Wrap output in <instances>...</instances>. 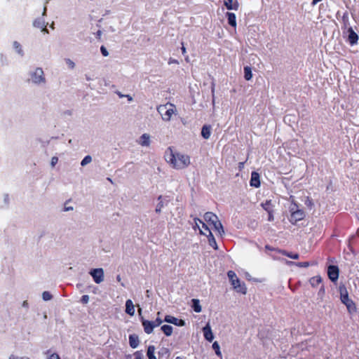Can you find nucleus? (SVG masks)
<instances>
[{"mask_svg":"<svg viewBox=\"0 0 359 359\" xmlns=\"http://www.w3.org/2000/svg\"><path fill=\"white\" fill-rule=\"evenodd\" d=\"M165 161L175 169H184L190 164V157L180 152H174L168 147L165 152Z\"/></svg>","mask_w":359,"mask_h":359,"instance_id":"obj_1","label":"nucleus"},{"mask_svg":"<svg viewBox=\"0 0 359 359\" xmlns=\"http://www.w3.org/2000/svg\"><path fill=\"white\" fill-rule=\"evenodd\" d=\"M205 221L211 226L215 231L220 235L224 233V229L222 223L218 219L217 216L211 212H207L204 215Z\"/></svg>","mask_w":359,"mask_h":359,"instance_id":"obj_2","label":"nucleus"},{"mask_svg":"<svg viewBox=\"0 0 359 359\" xmlns=\"http://www.w3.org/2000/svg\"><path fill=\"white\" fill-rule=\"evenodd\" d=\"M157 111L161 115L163 121H169L172 115L176 111L175 104L168 102L165 104H161L157 108Z\"/></svg>","mask_w":359,"mask_h":359,"instance_id":"obj_3","label":"nucleus"},{"mask_svg":"<svg viewBox=\"0 0 359 359\" xmlns=\"http://www.w3.org/2000/svg\"><path fill=\"white\" fill-rule=\"evenodd\" d=\"M228 278L233 285V288L238 292L245 294L247 293V287L244 283H241L236 273L233 271H229L227 273Z\"/></svg>","mask_w":359,"mask_h":359,"instance_id":"obj_4","label":"nucleus"},{"mask_svg":"<svg viewBox=\"0 0 359 359\" xmlns=\"http://www.w3.org/2000/svg\"><path fill=\"white\" fill-rule=\"evenodd\" d=\"M339 275V267L336 265H330L327 267V276L329 279L335 283L337 281Z\"/></svg>","mask_w":359,"mask_h":359,"instance_id":"obj_5","label":"nucleus"},{"mask_svg":"<svg viewBox=\"0 0 359 359\" xmlns=\"http://www.w3.org/2000/svg\"><path fill=\"white\" fill-rule=\"evenodd\" d=\"M95 283L99 284L104 280V271L102 268L94 269L90 271Z\"/></svg>","mask_w":359,"mask_h":359,"instance_id":"obj_6","label":"nucleus"},{"mask_svg":"<svg viewBox=\"0 0 359 359\" xmlns=\"http://www.w3.org/2000/svg\"><path fill=\"white\" fill-rule=\"evenodd\" d=\"M32 79L35 83H40L45 81L43 71L41 68H36L32 75Z\"/></svg>","mask_w":359,"mask_h":359,"instance_id":"obj_7","label":"nucleus"},{"mask_svg":"<svg viewBox=\"0 0 359 359\" xmlns=\"http://www.w3.org/2000/svg\"><path fill=\"white\" fill-rule=\"evenodd\" d=\"M305 215L304 212L302 210H297L296 211L292 212L290 217V222L292 224H295L297 222L304 219Z\"/></svg>","mask_w":359,"mask_h":359,"instance_id":"obj_8","label":"nucleus"},{"mask_svg":"<svg viewBox=\"0 0 359 359\" xmlns=\"http://www.w3.org/2000/svg\"><path fill=\"white\" fill-rule=\"evenodd\" d=\"M140 318L144 332L148 334H151L155 327L154 323L152 321L145 320L142 316H141Z\"/></svg>","mask_w":359,"mask_h":359,"instance_id":"obj_9","label":"nucleus"},{"mask_svg":"<svg viewBox=\"0 0 359 359\" xmlns=\"http://www.w3.org/2000/svg\"><path fill=\"white\" fill-rule=\"evenodd\" d=\"M224 5L228 10L238 11L239 8L238 0H224Z\"/></svg>","mask_w":359,"mask_h":359,"instance_id":"obj_10","label":"nucleus"},{"mask_svg":"<svg viewBox=\"0 0 359 359\" xmlns=\"http://www.w3.org/2000/svg\"><path fill=\"white\" fill-rule=\"evenodd\" d=\"M203 332L205 339L208 341H212L214 339L213 333L209 324H207L203 328Z\"/></svg>","mask_w":359,"mask_h":359,"instance_id":"obj_11","label":"nucleus"},{"mask_svg":"<svg viewBox=\"0 0 359 359\" xmlns=\"http://www.w3.org/2000/svg\"><path fill=\"white\" fill-rule=\"evenodd\" d=\"M250 184L255 188H258L260 186L259 175L257 172H252Z\"/></svg>","mask_w":359,"mask_h":359,"instance_id":"obj_12","label":"nucleus"},{"mask_svg":"<svg viewBox=\"0 0 359 359\" xmlns=\"http://www.w3.org/2000/svg\"><path fill=\"white\" fill-rule=\"evenodd\" d=\"M348 40L349 43L351 46L356 44L358 41V34L353 30V29L351 27L348 29Z\"/></svg>","mask_w":359,"mask_h":359,"instance_id":"obj_13","label":"nucleus"},{"mask_svg":"<svg viewBox=\"0 0 359 359\" xmlns=\"http://www.w3.org/2000/svg\"><path fill=\"white\" fill-rule=\"evenodd\" d=\"M339 293H340V299L343 304L346 303L347 302L351 300L348 297V291H347L346 287H344V286L339 287Z\"/></svg>","mask_w":359,"mask_h":359,"instance_id":"obj_14","label":"nucleus"},{"mask_svg":"<svg viewBox=\"0 0 359 359\" xmlns=\"http://www.w3.org/2000/svg\"><path fill=\"white\" fill-rule=\"evenodd\" d=\"M200 233L207 236L210 245L212 246L215 250L217 249L216 241L214 238L213 234L211 233V231H209V234H207L206 232H204V231H203V230L200 229Z\"/></svg>","mask_w":359,"mask_h":359,"instance_id":"obj_15","label":"nucleus"},{"mask_svg":"<svg viewBox=\"0 0 359 359\" xmlns=\"http://www.w3.org/2000/svg\"><path fill=\"white\" fill-rule=\"evenodd\" d=\"M344 304L346 305L347 311L349 314H353L356 313L357 306L355 303L352 299L347 302L346 303H344Z\"/></svg>","mask_w":359,"mask_h":359,"instance_id":"obj_16","label":"nucleus"},{"mask_svg":"<svg viewBox=\"0 0 359 359\" xmlns=\"http://www.w3.org/2000/svg\"><path fill=\"white\" fill-rule=\"evenodd\" d=\"M126 312L130 316L135 314V306L131 299H128L126 302Z\"/></svg>","mask_w":359,"mask_h":359,"instance_id":"obj_17","label":"nucleus"},{"mask_svg":"<svg viewBox=\"0 0 359 359\" xmlns=\"http://www.w3.org/2000/svg\"><path fill=\"white\" fill-rule=\"evenodd\" d=\"M226 16L228 19V23L233 28L236 27V17L233 13L227 12Z\"/></svg>","mask_w":359,"mask_h":359,"instance_id":"obj_18","label":"nucleus"},{"mask_svg":"<svg viewBox=\"0 0 359 359\" xmlns=\"http://www.w3.org/2000/svg\"><path fill=\"white\" fill-rule=\"evenodd\" d=\"M140 343L138 336L136 334L129 335V344L131 348H135L138 346Z\"/></svg>","mask_w":359,"mask_h":359,"instance_id":"obj_19","label":"nucleus"},{"mask_svg":"<svg viewBox=\"0 0 359 359\" xmlns=\"http://www.w3.org/2000/svg\"><path fill=\"white\" fill-rule=\"evenodd\" d=\"M211 135V126L208 125H204L201 130V135L202 137L208 140L210 138Z\"/></svg>","mask_w":359,"mask_h":359,"instance_id":"obj_20","label":"nucleus"},{"mask_svg":"<svg viewBox=\"0 0 359 359\" xmlns=\"http://www.w3.org/2000/svg\"><path fill=\"white\" fill-rule=\"evenodd\" d=\"M322 281L323 279L320 275L313 276L309 279V283L313 287H316L318 286L322 283Z\"/></svg>","mask_w":359,"mask_h":359,"instance_id":"obj_21","label":"nucleus"},{"mask_svg":"<svg viewBox=\"0 0 359 359\" xmlns=\"http://www.w3.org/2000/svg\"><path fill=\"white\" fill-rule=\"evenodd\" d=\"M33 25L35 27L39 28L41 29V31H46V25H45L44 20L41 18L36 19L34 22Z\"/></svg>","mask_w":359,"mask_h":359,"instance_id":"obj_22","label":"nucleus"},{"mask_svg":"<svg viewBox=\"0 0 359 359\" xmlns=\"http://www.w3.org/2000/svg\"><path fill=\"white\" fill-rule=\"evenodd\" d=\"M140 144L143 147H149L150 144L149 135L144 133L140 137Z\"/></svg>","mask_w":359,"mask_h":359,"instance_id":"obj_23","label":"nucleus"},{"mask_svg":"<svg viewBox=\"0 0 359 359\" xmlns=\"http://www.w3.org/2000/svg\"><path fill=\"white\" fill-rule=\"evenodd\" d=\"M261 206L266 212L273 210V205L271 200H266L265 202L261 203Z\"/></svg>","mask_w":359,"mask_h":359,"instance_id":"obj_24","label":"nucleus"},{"mask_svg":"<svg viewBox=\"0 0 359 359\" xmlns=\"http://www.w3.org/2000/svg\"><path fill=\"white\" fill-rule=\"evenodd\" d=\"M161 330L166 336H170L172 333L173 328L171 325H164L161 327Z\"/></svg>","mask_w":359,"mask_h":359,"instance_id":"obj_25","label":"nucleus"},{"mask_svg":"<svg viewBox=\"0 0 359 359\" xmlns=\"http://www.w3.org/2000/svg\"><path fill=\"white\" fill-rule=\"evenodd\" d=\"M192 302H193L192 307H193L194 311L196 313H200L202 309H201V306L200 305L199 300L196 299H193Z\"/></svg>","mask_w":359,"mask_h":359,"instance_id":"obj_26","label":"nucleus"},{"mask_svg":"<svg viewBox=\"0 0 359 359\" xmlns=\"http://www.w3.org/2000/svg\"><path fill=\"white\" fill-rule=\"evenodd\" d=\"M244 77L247 81L250 80L252 77L251 68L248 66L244 67Z\"/></svg>","mask_w":359,"mask_h":359,"instance_id":"obj_27","label":"nucleus"},{"mask_svg":"<svg viewBox=\"0 0 359 359\" xmlns=\"http://www.w3.org/2000/svg\"><path fill=\"white\" fill-rule=\"evenodd\" d=\"M154 352H155V347L154 346H149L147 348V355L148 357V359L149 358H156L155 356V354H154Z\"/></svg>","mask_w":359,"mask_h":359,"instance_id":"obj_28","label":"nucleus"},{"mask_svg":"<svg viewBox=\"0 0 359 359\" xmlns=\"http://www.w3.org/2000/svg\"><path fill=\"white\" fill-rule=\"evenodd\" d=\"M282 254H283V255H285V256H287V257H290V258H291V259H299V254H297V253H293V252H287V251H285V250H283V251L282 252Z\"/></svg>","mask_w":359,"mask_h":359,"instance_id":"obj_29","label":"nucleus"},{"mask_svg":"<svg viewBox=\"0 0 359 359\" xmlns=\"http://www.w3.org/2000/svg\"><path fill=\"white\" fill-rule=\"evenodd\" d=\"M177 318L172 316H170V315H167L165 316V319L164 320L167 323H171V324H173L175 325V324L177 323Z\"/></svg>","mask_w":359,"mask_h":359,"instance_id":"obj_30","label":"nucleus"},{"mask_svg":"<svg viewBox=\"0 0 359 359\" xmlns=\"http://www.w3.org/2000/svg\"><path fill=\"white\" fill-rule=\"evenodd\" d=\"M194 220L196 222V226L198 228V225L197 221L199 222L201 224H202L203 229H204L205 231H206V233H208L207 234H209V231H210V230L205 223H204L202 220H201L200 219H198V218H196Z\"/></svg>","mask_w":359,"mask_h":359,"instance_id":"obj_31","label":"nucleus"},{"mask_svg":"<svg viewBox=\"0 0 359 359\" xmlns=\"http://www.w3.org/2000/svg\"><path fill=\"white\" fill-rule=\"evenodd\" d=\"M212 348L215 351V353L217 354V355H218L219 357L222 356V353H221V351H220V347H219V344L217 341H215L212 344Z\"/></svg>","mask_w":359,"mask_h":359,"instance_id":"obj_32","label":"nucleus"},{"mask_svg":"<svg viewBox=\"0 0 359 359\" xmlns=\"http://www.w3.org/2000/svg\"><path fill=\"white\" fill-rule=\"evenodd\" d=\"M92 161V158L90 156L88 155L84 157V158L81 161V165L84 166Z\"/></svg>","mask_w":359,"mask_h":359,"instance_id":"obj_33","label":"nucleus"},{"mask_svg":"<svg viewBox=\"0 0 359 359\" xmlns=\"http://www.w3.org/2000/svg\"><path fill=\"white\" fill-rule=\"evenodd\" d=\"M42 297H43V300L48 301V300H50L53 297H52V294L49 292L45 291L42 294Z\"/></svg>","mask_w":359,"mask_h":359,"instance_id":"obj_34","label":"nucleus"},{"mask_svg":"<svg viewBox=\"0 0 359 359\" xmlns=\"http://www.w3.org/2000/svg\"><path fill=\"white\" fill-rule=\"evenodd\" d=\"M13 46H14V48H15L16 51L18 53L22 55V50L20 44L18 42L15 41L13 43Z\"/></svg>","mask_w":359,"mask_h":359,"instance_id":"obj_35","label":"nucleus"},{"mask_svg":"<svg viewBox=\"0 0 359 359\" xmlns=\"http://www.w3.org/2000/svg\"><path fill=\"white\" fill-rule=\"evenodd\" d=\"M133 355H134L135 359H143V355H142V351H135Z\"/></svg>","mask_w":359,"mask_h":359,"instance_id":"obj_36","label":"nucleus"},{"mask_svg":"<svg viewBox=\"0 0 359 359\" xmlns=\"http://www.w3.org/2000/svg\"><path fill=\"white\" fill-rule=\"evenodd\" d=\"M163 207V203L162 201H160V202L156 205V212L157 213H160Z\"/></svg>","mask_w":359,"mask_h":359,"instance_id":"obj_37","label":"nucleus"},{"mask_svg":"<svg viewBox=\"0 0 359 359\" xmlns=\"http://www.w3.org/2000/svg\"><path fill=\"white\" fill-rule=\"evenodd\" d=\"M89 301V296L87 295V294H84L81 297V302L83 304H86Z\"/></svg>","mask_w":359,"mask_h":359,"instance_id":"obj_38","label":"nucleus"},{"mask_svg":"<svg viewBox=\"0 0 359 359\" xmlns=\"http://www.w3.org/2000/svg\"><path fill=\"white\" fill-rule=\"evenodd\" d=\"M100 51L103 56L107 57L109 55V52L107 51V48L104 46H102L100 47Z\"/></svg>","mask_w":359,"mask_h":359,"instance_id":"obj_39","label":"nucleus"},{"mask_svg":"<svg viewBox=\"0 0 359 359\" xmlns=\"http://www.w3.org/2000/svg\"><path fill=\"white\" fill-rule=\"evenodd\" d=\"M58 162V158L57 156H53L51 158L50 165L52 167H54Z\"/></svg>","mask_w":359,"mask_h":359,"instance_id":"obj_40","label":"nucleus"},{"mask_svg":"<svg viewBox=\"0 0 359 359\" xmlns=\"http://www.w3.org/2000/svg\"><path fill=\"white\" fill-rule=\"evenodd\" d=\"M297 265L300 267H308L310 266V264L308 262H303L297 263Z\"/></svg>","mask_w":359,"mask_h":359,"instance_id":"obj_41","label":"nucleus"},{"mask_svg":"<svg viewBox=\"0 0 359 359\" xmlns=\"http://www.w3.org/2000/svg\"><path fill=\"white\" fill-rule=\"evenodd\" d=\"M268 213V221L272 222L273 221V210H271L270 212H267Z\"/></svg>","mask_w":359,"mask_h":359,"instance_id":"obj_42","label":"nucleus"},{"mask_svg":"<svg viewBox=\"0 0 359 359\" xmlns=\"http://www.w3.org/2000/svg\"><path fill=\"white\" fill-rule=\"evenodd\" d=\"M48 359H60V357L57 353H53L50 354Z\"/></svg>","mask_w":359,"mask_h":359,"instance_id":"obj_43","label":"nucleus"},{"mask_svg":"<svg viewBox=\"0 0 359 359\" xmlns=\"http://www.w3.org/2000/svg\"><path fill=\"white\" fill-rule=\"evenodd\" d=\"M154 325L156 327L159 326L162 323V320L161 318H157L154 321H152Z\"/></svg>","mask_w":359,"mask_h":359,"instance_id":"obj_44","label":"nucleus"},{"mask_svg":"<svg viewBox=\"0 0 359 359\" xmlns=\"http://www.w3.org/2000/svg\"><path fill=\"white\" fill-rule=\"evenodd\" d=\"M185 325V322L184 320H182V319H177V323L175 324V325L177 326H184Z\"/></svg>","mask_w":359,"mask_h":359,"instance_id":"obj_45","label":"nucleus"},{"mask_svg":"<svg viewBox=\"0 0 359 359\" xmlns=\"http://www.w3.org/2000/svg\"><path fill=\"white\" fill-rule=\"evenodd\" d=\"M66 62L70 68L73 69L74 67V63L70 59H67Z\"/></svg>","mask_w":359,"mask_h":359,"instance_id":"obj_46","label":"nucleus"},{"mask_svg":"<svg viewBox=\"0 0 359 359\" xmlns=\"http://www.w3.org/2000/svg\"><path fill=\"white\" fill-rule=\"evenodd\" d=\"M9 359H30L28 357H18L14 355H11Z\"/></svg>","mask_w":359,"mask_h":359,"instance_id":"obj_47","label":"nucleus"},{"mask_svg":"<svg viewBox=\"0 0 359 359\" xmlns=\"http://www.w3.org/2000/svg\"><path fill=\"white\" fill-rule=\"evenodd\" d=\"M245 162H240L238 163V169L241 170L244 168Z\"/></svg>","mask_w":359,"mask_h":359,"instance_id":"obj_48","label":"nucleus"},{"mask_svg":"<svg viewBox=\"0 0 359 359\" xmlns=\"http://www.w3.org/2000/svg\"><path fill=\"white\" fill-rule=\"evenodd\" d=\"M182 53L184 55L187 53L186 48L184 46V43H182Z\"/></svg>","mask_w":359,"mask_h":359,"instance_id":"obj_49","label":"nucleus"},{"mask_svg":"<svg viewBox=\"0 0 359 359\" xmlns=\"http://www.w3.org/2000/svg\"><path fill=\"white\" fill-rule=\"evenodd\" d=\"M322 0H313L311 4L312 6H315L316 4H317L318 2L321 1Z\"/></svg>","mask_w":359,"mask_h":359,"instance_id":"obj_50","label":"nucleus"},{"mask_svg":"<svg viewBox=\"0 0 359 359\" xmlns=\"http://www.w3.org/2000/svg\"><path fill=\"white\" fill-rule=\"evenodd\" d=\"M73 210V208L72 207H68V206H66V205L64 208V210L65 211H68V210Z\"/></svg>","mask_w":359,"mask_h":359,"instance_id":"obj_51","label":"nucleus"},{"mask_svg":"<svg viewBox=\"0 0 359 359\" xmlns=\"http://www.w3.org/2000/svg\"><path fill=\"white\" fill-rule=\"evenodd\" d=\"M169 64H171V63H178L177 60H172V59H170L169 62H168Z\"/></svg>","mask_w":359,"mask_h":359,"instance_id":"obj_52","label":"nucleus"},{"mask_svg":"<svg viewBox=\"0 0 359 359\" xmlns=\"http://www.w3.org/2000/svg\"><path fill=\"white\" fill-rule=\"evenodd\" d=\"M101 34H102V32L100 30H98L96 33V35H97V37L98 39H100V36H101Z\"/></svg>","mask_w":359,"mask_h":359,"instance_id":"obj_53","label":"nucleus"},{"mask_svg":"<svg viewBox=\"0 0 359 359\" xmlns=\"http://www.w3.org/2000/svg\"><path fill=\"white\" fill-rule=\"evenodd\" d=\"M124 97H126L128 100V101H131L133 100L132 97L129 95H126Z\"/></svg>","mask_w":359,"mask_h":359,"instance_id":"obj_54","label":"nucleus"},{"mask_svg":"<svg viewBox=\"0 0 359 359\" xmlns=\"http://www.w3.org/2000/svg\"><path fill=\"white\" fill-rule=\"evenodd\" d=\"M117 94H118V95L120 97H124V96H125L124 95L121 94L120 92H118V93H117Z\"/></svg>","mask_w":359,"mask_h":359,"instance_id":"obj_55","label":"nucleus"},{"mask_svg":"<svg viewBox=\"0 0 359 359\" xmlns=\"http://www.w3.org/2000/svg\"><path fill=\"white\" fill-rule=\"evenodd\" d=\"M27 305H28V303H27V301H25V302H23V304H22V306H27Z\"/></svg>","mask_w":359,"mask_h":359,"instance_id":"obj_56","label":"nucleus"},{"mask_svg":"<svg viewBox=\"0 0 359 359\" xmlns=\"http://www.w3.org/2000/svg\"><path fill=\"white\" fill-rule=\"evenodd\" d=\"M320 291H322V292H324V291H325V289H324V286H323V285H322V286H321Z\"/></svg>","mask_w":359,"mask_h":359,"instance_id":"obj_57","label":"nucleus"},{"mask_svg":"<svg viewBox=\"0 0 359 359\" xmlns=\"http://www.w3.org/2000/svg\"><path fill=\"white\" fill-rule=\"evenodd\" d=\"M161 198H162V196H159L158 198V200H161Z\"/></svg>","mask_w":359,"mask_h":359,"instance_id":"obj_58","label":"nucleus"},{"mask_svg":"<svg viewBox=\"0 0 359 359\" xmlns=\"http://www.w3.org/2000/svg\"><path fill=\"white\" fill-rule=\"evenodd\" d=\"M138 311H139V313H140H140H141V311H142V309H139Z\"/></svg>","mask_w":359,"mask_h":359,"instance_id":"obj_59","label":"nucleus"},{"mask_svg":"<svg viewBox=\"0 0 359 359\" xmlns=\"http://www.w3.org/2000/svg\"><path fill=\"white\" fill-rule=\"evenodd\" d=\"M149 359H156V358H149Z\"/></svg>","mask_w":359,"mask_h":359,"instance_id":"obj_60","label":"nucleus"}]
</instances>
